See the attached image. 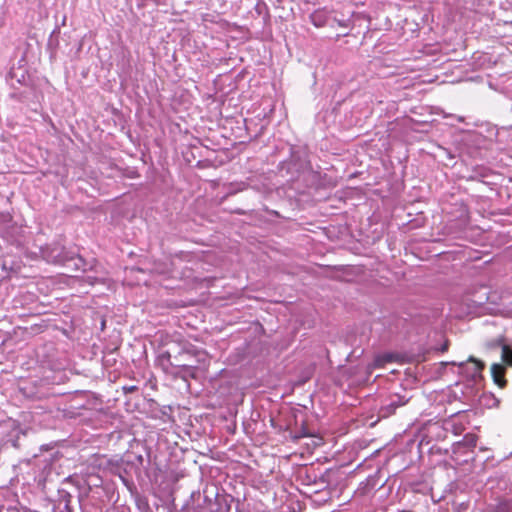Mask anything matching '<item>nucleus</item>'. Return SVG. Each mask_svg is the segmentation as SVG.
<instances>
[{"instance_id":"obj_4","label":"nucleus","mask_w":512,"mask_h":512,"mask_svg":"<svg viewBox=\"0 0 512 512\" xmlns=\"http://www.w3.org/2000/svg\"><path fill=\"white\" fill-rule=\"evenodd\" d=\"M457 367L459 368V374H461L465 381H471L474 383H482L484 380L483 370L485 369V363L474 356H470L467 361L458 362Z\"/></svg>"},{"instance_id":"obj_46","label":"nucleus","mask_w":512,"mask_h":512,"mask_svg":"<svg viewBox=\"0 0 512 512\" xmlns=\"http://www.w3.org/2000/svg\"><path fill=\"white\" fill-rule=\"evenodd\" d=\"M256 11H257L258 14H261L262 13V6L257 5L256 6Z\"/></svg>"},{"instance_id":"obj_28","label":"nucleus","mask_w":512,"mask_h":512,"mask_svg":"<svg viewBox=\"0 0 512 512\" xmlns=\"http://www.w3.org/2000/svg\"><path fill=\"white\" fill-rule=\"evenodd\" d=\"M59 38L49 37L47 41V50L51 55L55 54L59 48Z\"/></svg>"},{"instance_id":"obj_18","label":"nucleus","mask_w":512,"mask_h":512,"mask_svg":"<svg viewBox=\"0 0 512 512\" xmlns=\"http://www.w3.org/2000/svg\"><path fill=\"white\" fill-rule=\"evenodd\" d=\"M512 487V481L510 476H501L496 480V490L493 492L495 496L498 495H507L512 496L510 494V488Z\"/></svg>"},{"instance_id":"obj_47","label":"nucleus","mask_w":512,"mask_h":512,"mask_svg":"<svg viewBox=\"0 0 512 512\" xmlns=\"http://www.w3.org/2000/svg\"><path fill=\"white\" fill-rule=\"evenodd\" d=\"M348 34H349L348 32L340 33V34H337V37H344V36H347Z\"/></svg>"},{"instance_id":"obj_36","label":"nucleus","mask_w":512,"mask_h":512,"mask_svg":"<svg viewBox=\"0 0 512 512\" xmlns=\"http://www.w3.org/2000/svg\"><path fill=\"white\" fill-rule=\"evenodd\" d=\"M6 420H12L8 417L3 410L0 409V426L6 422Z\"/></svg>"},{"instance_id":"obj_48","label":"nucleus","mask_w":512,"mask_h":512,"mask_svg":"<svg viewBox=\"0 0 512 512\" xmlns=\"http://www.w3.org/2000/svg\"><path fill=\"white\" fill-rule=\"evenodd\" d=\"M460 506H461V507H463V508H467V507H468V503L461 502V503H460Z\"/></svg>"},{"instance_id":"obj_40","label":"nucleus","mask_w":512,"mask_h":512,"mask_svg":"<svg viewBox=\"0 0 512 512\" xmlns=\"http://www.w3.org/2000/svg\"><path fill=\"white\" fill-rule=\"evenodd\" d=\"M126 392H133L137 390L136 386L124 387Z\"/></svg>"},{"instance_id":"obj_16","label":"nucleus","mask_w":512,"mask_h":512,"mask_svg":"<svg viewBox=\"0 0 512 512\" xmlns=\"http://www.w3.org/2000/svg\"><path fill=\"white\" fill-rule=\"evenodd\" d=\"M0 267L7 273L17 274L21 269V261L13 256L1 257Z\"/></svg>"},{"instance_id":"obj_24","label":"nucleus","mask_w":512,"mask_h":512,"mask_svg":"<svg viewBox=\"0 0 512 512\" xmlns=\"http://www.w3.org/2000/svg\"><path fill=\"white\" fill-rule=\"evenodd\" d=\"M247 187V185L243 182L241 183H230L227 187V192L224 196V198H227L229 196H233L235 194H237L238 192L240 191H243L245 188Z\"/></svg>"},{"instance_id":"obj_29","label":"nucleus","mask_w":512,"mask_h":512,"mask_svg":"<svg viewBox=\"0 0 512 512\" xmlns=\"http://www.w3.org/2000/svg\"><path fill=\"white\" fill-rule=\"evenodd\" d=\"M462 483L460 482H451L449 485H448V489L447 491L451 494H454L455 497L457 498L458 497V491L462 492L463 489H462Z\"/></svg>"},{"instance_id":"obj_6","label":"nucleus","mask_w":512,"mask_h":512,"mask_svg":"<svg viewBox=\"0 0 512 512\" xmlns=\"http://www.w3.org/2000/svg\"><path fill=\"white\" fill-rule=\"evenodd\" d=\"M108 467L112 474L119 476L122 482L128 486L133 484L132 474H136V466L125 457L108 460Z\"/></svg>"},{"instance_id":"obj_44","label":"nucleus","mask_w":512,"mask_h":512,"mask_svg":"<svg viewBox=\"0 0 512 512\" xmlns=\"http://www.w3.org/2000/svg\"><path fill=\"white\" fill-rule=\"evenodd\" d=\"M106 327V320L104 318L101 319V330L103 331Z\"/></svg>"},{"instance_id":"obj_7","label":"nucleus","mask_w":512,"mask_h":512,"mask_svg":"<svg viewBox=\"0 0 512 512\" xmlns=\"http://www.w3.org/2000/svg\"><path fill=\"white\" fill-rule=\"evenodd\" d=\"M409 399L410 397H407L406 395H400L398 393L390 394L379 408V418H388L393 415L396 409L408 403Z\"/></svg>"},{"instance_id":"obj_37","label":"nucleus","mask_w":512,"mask_h":512,"mask_svg":"<svg viewBox=\"0 0 512 512\" xmlns=\"http://www.w3.org/2000/svg\"><path fill=\"white\" fill-rule=\"evenodd\" d=\"M60 25H56L49 37L59 38L60 37Z\"/></svg>"},{"instance_id":"obj_14","label":"nucleus","mask_w":512,"mask_h":512,"mask_svg":"<svg viewBox=\"0 0 512 512\" xmlns=\"http://www.w3.org/2000/svg\"><path fill=\"white\" fill-rule=\"evenodd\" d=\"M286 431H288L289 437L293 442H298L302 438L314 436V432L309 429L305 421H303L299 427L295 429H286Z\"/></svg>"},{"instance_id":"obj_11","label":"nucleus","mask_w":512,"mask_h":512,"mask_svg":"<svg viewBox=\"0 0 512 512\" xmlns=\"http://www.w3.org/2000/svg\"><path fill=\"white\" fill-rule=\"evenodd\" d=\"M7 82H16L25 87H32V79L30 78L28 71L23 67L12 66L6 75Z\"/></svg>"},{"instance_id":"obj_32","label":"nucleus","mask_w":512,"mask_h":512,"mask_svg":"<svg viewBox=\"0 0 512 512\" xmlns=\"http://www.w3.org/2000/svg\"><path fill=\"white\" fill-rule=\"evenodd\" d=\"M194 354L195 356L199 357V361H200V357H204L205 356V353L203 351H200L198 350L197 348L195 347H192L191 349H188L185 351L184 354Z\"/></svg>"},{"instance_id":"obj_49","label":"nucleus","mask_w":512,"mask_h":512,"mask_svg":"<svg viewBox=\"0 0 512 512\" xmlns=\"http://www.w3.org/2000/svg\"><path fill=\"white\" fill-rule=\"evenodd\" d=\"M24 61H25V59H24V57H22V59H20L19 62H18V67H22L21 63L24 62Z\"/></svg>"},{"instance_id":"obj_41","label":"nucleus","mask_w":512,"mask_h":512,"mask_svg":"<svg viewBox=\"0 0 512 512\" xmlns=\"http://www.w3.org/2000/svg\"><path fill=\"white\" fill-rule=\"evenodd\" d=\"M234 213L237 214V215H245L246 214V212L244 210H242V209H236L234 211Z\"/></svg>"},{"instance_id":"obj_10","label":"nucleus","mask_w":512,"mask_h":512,"mask_svg":"<svg viewBox=\"0 0 512 512\" xmlns=\"http://www.w3.org/2000/svg\"><path fill=\"white\" fill-rule=\"evenodd\" d=\"M311 23L317 27L335 28V14L326 10H316L310 15Z\"/></svg>"},{"instance_id":"obj_25","label":"nucleus","mask_w":512,"mask_h":512,"mask_svg":"<svg viewBox=\"0 0 512 512\" xmlns=\"http://www.w3.org/2000/svg\"><path fill=\"white\" fill-rule=\"evenodd\" d=\"M13 216L9 212H0V231L12 226Z\"/></svg>"},{"instance_id":"obj_39","label":"nucleus","mask_w":512,"mask_h":512,"mask_svg":"<svg viewBox=\"0 0 512 512\" xmlns=\"http://www.w3.org/2000/svg\"><path fill=\"white\" fill-rule=\"evenodd\" d=\"M87 281H88L89 284L94 285L96 282H98V278L88 276L87 277Z\"/></svg>"},{"instance_id":"obj_22","label":"nucleus","mask_w":512,"mask_h":512,"mask_svg":"<svg viewBox=\"0 0 512 512\" xmlns=\"http://www.w3.org/2000/svg\"><path fill=\"white\" fill-rule=\"evenodd\" d=\"M502 348V360L509 366H512V345H507L502 341L498 342Z\"/></svg>"},{"instance_id":"obj_30","label":"nucleus","mask_w":512,"mask_h":512,"mask_svg":"<svg viewBox=\"0 0 512 512\" xmlns=\"http://www.w3.org/2000/svg\"><path fill=\"white\" fill-rule=\"evenodd\" d=\"M28 90H21L22 93H24V95H29L30 96V101H38V96H37V93H36V86L34 84V82L32 81V87H27Z\"/></svg>"},{"instance_id":"obj_8","label":"nucleus","mask_w":512,"mask_h":512,"mask_svg":"<svg viewBox=\"0 0 512 512\" xmlns=\"http://www.w3.org/2000/svg\"><path fill=\"white\" fill-rule=\"evenodd\" d=\"M477 436L472 433L466 434L462 440L455 442L452 445L453 454L457 456H466L469 453H473L476 447Z\"/></svg>"},{"instance_id":"obj_26","label":"nucleus","mask_w":512,"mask_h":512,"mask_svg":"<svg viewBox=\"0 0 512 512\" xmlns=\"http://www.w3.org/2000/svg\"><path fill=\"white\" fill-rule=\"evenodd\" d=\"M125 458L135 464L136 474H140V467H144V457L142 455L129 454Z\"/></svg>"},{"instance_id":"obj_23","label":"nucleus","mask_w":512,"mask_h":512,"mask_svg":"<svg viewBox=\"0 0 512 512\" xmlns=\"http://www.w3.org/2000/svg\"><path fill=\"white\" fill-rule=\"evenodd\" d=\"M10 86L14 89V91L10 94L11 99L21 103H26L30 101V96L24 95V93H22L21 90L17 89L14 82L10 83Z\"/></svg>"},{"instance_id":"obj_45","label":"nucleus","mask_w":512,"mask_h":512,"mask_svg":"<svg viewBox=\"0 0 512 512\" xmlns=\"http://www.w3.org/2000/svg\"><path fill=\"white\" fill-rule=\"evenodd\" d=\"M66 20H67V17H66V15H64L63 19L61 20L60 26H65L66 25Z\"/></svg>"},{"instance_id":"obj_27","label":"nucleus","mask_w":512,"mask_h":512,"mask_svg":"<svg viewBox=\"0 0 512 512\" xmlns=\"http://www.w3.org/2000/svg\"><path fill=\"white\" fill-rule=\"evenodd\" d=\"M136 506L141 512H151L148 500L145 496L138 495L135 499Z\"/></svg>"},{"instance_id":"obj_20","label":"nucleus","mask_w":512,"mask_h":512,"mask_svg":"<svg viewBox=\"0 0 512 512\" xmlns=\"http://www.w3.org/2000/svg\"><path fill=\"white\" fill-rule=\"evenodd\" d=\"M160 360H161L162 363L167 362V364H169L170 366L181 367L185 371H189L191 369L190 365L180 364L178 356H174L173 359H172V356H171V354L169 352L163 353L160 356Z\"/></svg>"},{"instance_id":"obj_15","label":"nucleus","mask_w":512,"mask_h":512,"mask_svg":"<svg viewBox=\"0 0 512 512\" xmlns=\"http://www.w3.org/2000/svg\"><path fill=\"white\" fill-rule=\"evenodd\" d=\"M400 354L397 352H384L381 354H377L374 358L373 365L374 367L380 368L383 367L387 363H394L400 361Z\"/></svg>"},{"instance_id":"obj_9","label":"nucleus","mask_w":512,"mask_h":512,"mask_svg":"<svg viewBox=\"0 0 512 512\" xmlns=\"http://www.w3.org/2000/svg\"><path fill=\"white\" fill-rule=\"evenodd\" d=\"M73 499L74 497L69 491L59 488L54 503V512H74Z\"/></svg>"},{"instance_id":"obj_42","label":"nucleus","mask_w":512,"mask_h":512,"mask_svg":"<svg viewBox=\"0 0 512 512\" xmlns=\"http://www.w3.org/2000/svg\"><path fill=\"white\" fill-rule=\"evenodd\" d=\"M269 213L277 218H281V215L275 210H271L269 211Z\"/></svg>"},{"instance_id":"obj_31","label":"nucleus","mask_w":512,"mask_h":512,"mask_svg":"<svg viewBox=\"0 0 512 512\" xmlns=\"http://www.w3.org/2000/svg\"><path fill=\"white\" fill-rule=\"evenodd\" d=\"M352 25L351 19L338 18L335 14V27L349 28Z\"/></svg>"},{"instance_id":"obj_3","label":"nucleus","mask_w":512,"mask_h":512,"mask_svg":"<svg viewBox=\"0 0 512 512\" xmlns=\"http://www.w3.org/2000/svg\"><path fill=\"white\" fill-rule=\"evenodd\" d=\"M220 504L213 501L206 491L201 493L199 490L192 491L188 499L182 504L179 512H217Z\"/></svg>"},{"instance_id":"obj_50","label":"nucleus","mask_w":512,"mask_h":512,"mask_svg":"<svg viewBox=\"0 0 512 512\" xmlns=\"http://www.w3.org/2000/svg\"><path fill=\"white\" fill-rule=\"evenodd\" d=\"M227 512H231V507L230 506H228ZM235 512H238V510L236 509Z\"/></svg>"},{"instance_id":"obj_12","label":"nucleus","mask_w":512,"mask_h":512,"mask_svg":"<svg viewBox=\"0 0 512 512\" xmlns=\"http://www.w3.org/2000/svg\"><path fill=\"white\" fill-rule=\"evenodd\" d=\"M462 395L463 398L467 403H469L471 406H475L477 403V399L479 398L482 393V383H474L471 381H465L463 383L462 388Z\"/></svg>"},{"instance_id":"obj_35","label":"nucleus","mask_w":512,"mask_h":512,"mask_svg":"<svg viewBox=\"0 0 512 512\" xmlns=\"http://www.w3.org/2000/svg\"><path fill=\"white\" fill-rule=\"evenodd\" d=\"M487 133H488V137H489L490 139H492L493 137H497V135H498V130L496 129V127L491 126V127H489V128L487 129Z\"/></svg>"},{"instance_id":"obj_2","label":"nucleus","mask_w":512,"mask_h":512,"mask_svg":"<svg viewBox=\"0 0 512 512\" xmlns=\"http://www.w3.org/2000/svg\"><path fill=\"white\" fill-rule=\"evenodd\" d=\"M77 503L80 512H104L109 503L108 493L105 488L96 487L85 496L78 494Z\"/></svg>"},{"instance_id":"obj_19","label":"nucleus","mask_w":512,"mask_h":512,"mask_svg":"<svg viewBox=\"0 0 512 512\" xmlns=\"http://www.w3.org/2000/svg\"><path fill=\"white\" fill-rule=\"evenodd\" d=\"M477 399L475 407L481 408H493L499 404V400L491 392L482 391L481 395Z\"/></svg>"},{"instance_id":"obj_13","label":"nucleus","mask_w":512,"mask_h":512,"mask_svg":"<svg viewBox=\"0 0 512 512\" xmlns=\"http://www.w3.org/2000/svg\"><path fill=\"white\" fill-rule=\"evenodd\" d=\"M338 474H339L338 468L337 469H326L319 476L316 473H314V474L307 473L306 479L309 481V483L317 484L318 482H320V483L327 484V486H330L337 481Z\"/></svg>"},{"instance_id":"obj_51","label":"nucleus","mask_w":512,"mask_h":512,"mask_svg":"<svg viewBox=\"0 0 512 512\" xmlns=\"http://www.w3.org/2000/svg\"><path fill=\"white\" fill-rule=\"evenodd\" d=\"M469 460H470L469 458H465V459H463L462 461H463V462H468Z\"/></svg>"},{"instance_id":"obj_17","label":"nucleus","mask_w":512,"mask_h":512,"mask_svg":"<svg viewBox=\"0 0 512 512\" xmlns=\"http://www.w3.org/2000/svg\"><path fill=\"white\" fill-rule=\"evenodd\" d=\"M505 366L500 363H494L491 366V375L496 385L503 388L506 386L507 380L504 378Z\"/></svg>"},{"instance_id":"obj_1","label":"nucleus","mask_w":512,"mask_h":512,"mask_svg":"<svg viewBox=\"0 0 512 512\" xmlns=\"http://www.w3.org/2000/svg\"><path fill=\"white\" fill-rule=\"evenodd\" d=\"M41 251L47 262L63 266L74 272L93 271L98 264L95 258L85 259L76 249H68L60 244L47 245Z\"/></svg>"},{"instance_id":"obj_21","label":"nucleus","mask_w":512,"mask_h":512,"mask_svg":"<svg viewBox=\"0 0 512 512\" xmlns=\"http://www.w3.org/2000/svg\"><path fill=\"white\" fill-rule=\"evenodd\" d=\"M385 485V481L379 482L378 472L366 479L365 488L367 490L380 489Z\"/></svg>"},{"instance_id":"obj_5","label":"nucleus","mask_w":512,"mask_h":512,"mask_svg":"<svg viewBox=\"0 0 512 512\" xmlns=\"http://www.w3.org/2000/svg\"><path fill=\"white\" fill-rule=\"evenodd\" d=\"M287 169L289 172H304L306 170L312 171L315 177H319V172H314L310 160L308 159V152L302 147H292L290 149V158L287 161Z\"/></svg>"},{"instance_id":"obj_33","label":"nucleus","mask_w":512,"mask_h":512,"mask_svg":"<svg viewBox=\"0 0 512 512\" xmlns=\"http://www.w3.org/2000/svg\"><path fill=\"white\" fill-rule=\"evenodd\" d=\"M449 346L450 341L448 339H445V341L438 348H436V350L439 351L440 353H445L449 350Z\"/></svg>"},{"instance_id":"obj_43","label":"nucleus","mask_w":512,"mask_h":512,"mask_svg":"<svg viewBox=\"0 0 512 512\" xmlns=\"http://www.w3.org/2000/svg\"><path fill=\"white\" fill-rule=\"evenodd\" d=\"M167 410L171 411V408H170V407H164V408L162 409V411H161V412H162L163 416H167V415H168Z\"/></svg>"},{"instance_id":"obj_34","label":"nucleus","mask_w":512,"mask_h":512,"mask_svg":"<svg viewBox=\"0 0 512 512\" xmlns=\"http://www.w3.org/2000/svg\"><path fill=\"white\" fill-rule=\"evenodd\" d=\"M457 363L458 362H455V361H451V362H440V368H439V373H443L444 370L447 368V366L449 365H453V366H457Z\"/></svg>"},{"instance_id":"obj_38","label":"nucleus","mask_w":512,"mask_h":512,"mask_svg":"<svg viewBox=\"0 0 512 512\" xmlns=\"http://www.w3.org/2000/svg\"><path fill=\"white\" fill-rule=\"evenodd\" d=\"M397 327H401V328H403V329H404V328H408V327H407V319H401V320L399 321V323L397 324Z\"/></svg>"}]
</instances>
